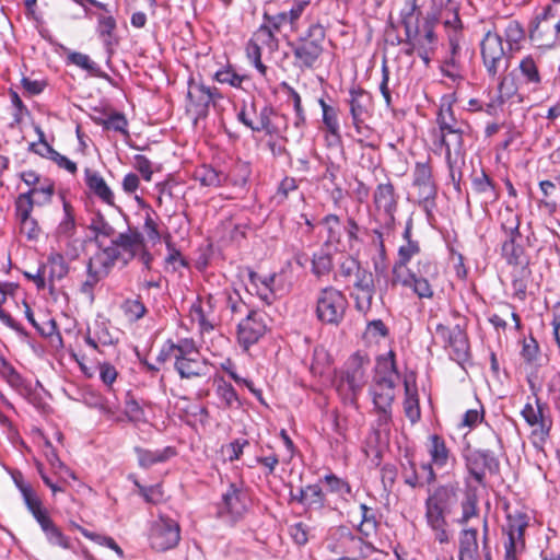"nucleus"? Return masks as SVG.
<instances>
[{
    "label": "nucleus",
    "mask_w": 560,
    "mask_h": 560,
    "mask_svg": "<svg viewBox=\"0 0 560 560\" xmlns=\"http://www.w3.org/2000/svg\"><path fill=\"white\" fill-rule=\"evenodd\" d=\"M326 31L319 22L310 24L304 35L290 44L294 66L301 70L314 69L324 51Z\"/></svg>",
    "instance_id": "obj_5"
},
{
    "label": "nucleus",
    "mask_w": 560,
    "mask_h": 560,
    "mask_svg": "<svg viewBox=\"0 0 560 560\" xmlns=\"http://www.w3.org/2000/svg\"><path fill=\"white\" fill-rule=\"evenodd\" d=\"M480 50L482 63L489 77L497 78L508 70L509 55L499 34L487 32L480 43Z\"/></svg>",
    "instance_id": "obj_8"
},
{
    "label": "nucleus",
    "mask_w": 560,
    "mask_h": 560,
    "mask_svg": "<svg viewBox=\"0 0 560 560\" xmlns=\"http://www.w3.org/2000/svg\"><path fill=\"white\" fill-rule=\"evenodd\" d=\"M217 395L225 408H238L241 401L234 387L225 381H220L217 386Z\"/></svg>",
    "instance_id": "obj_56"
},
{
    "label": "nucleus",
    "mask_w": 560,
    "mask_h": 560,
    "mask_svg": "<svg viewBox=\"0 0 560 560\" xmlns=\"http://www.w3.org/2000/svg\"><path fill=\"white\" fill-rule=\"evenodd\" d=\"M522 417L528 425L533 429V435L538 438L540 441H545L549 435L551 428V420L544 415V406L536 400V406L527 402L522 409Z\"/></svg>",
    "instance_id": "obj_25"
},
{
    "label": "nucleus",
    "mask_w": 560,
    "mask_h": 560,
    "mask_svg": "<svg viewBox=\"0 0 560 560\" xmlns=\"http://www.w3.org/2000/svg\"><path fill=\"white\" fill-rule=\"evenodd\" d=\"M465 465L470 477L480 486H485L486 472L497 474L500 463L489 450H472L465 454Z\"/></svg>",
    "instance_id": "obj_14"
},
{
    "label": "nucleus",
    "mask_w": 560,
    "mask_h": 560,
    "mask_svg": "<svg viewBox=\"0 0 560 560\" xmlns=\"http://www.w3.org/2000/svg\"><path fill=\"white\" fill-rule=\"evenodd\" d=\"M291 500L302 504L307 510H322L325 506V494L318 485L300 488L298 493L290 492Z\"/></svg>",
    "instance_id": "obj_33"
},
{
    "label": "nucleus",
    "mask_w": 560,
    "mask_h": 560,
    "mask_svg": "<svg viewBox=\"0 0 560 560\" xmlns=\"http://www.w3.org/2000/svg\"><path fill=\"white\" fill-rule=\"evenodd\" d=\"M413 185L418 187L420 202H425L435 197L436 190L432 180V171L428 163L418 162L413 172Z\"/></svg>",
    "instance_id": "obj_30"
},
{
    "label": "nucleus",
    "mask_w": 560,
    "mask_h": 560,
    "mask_svg": "<svg viewBox=\"0 0 560 560\" xmlns=\"http://www.w3.org/2000/svg\"><path fill=\"white\" fill-rule=\"evenodd\" d=\"M375 207V220L380 228L374 230L377 246L381 254L385 253L384 234H389L395 229L396 212L398 208V195L390 182L378 184L373 194Z\"/></svg>",
    "instance_id": "obj_4"
},
{
    "label": "nucleus",
    "mask_w": 560,
    "mask_h": 560,
    "mask_svg": "<svg viewBox=\"0 0 560 560\" xmlns=\"http://www.w3.org/2000/svg\"><path fill=\"white\" fill-rule=\"evenodd\" d=\"M84 340L86 345L95 350L98 348V345L109 346L115 342L114 337L104 323L96 324L93 336L89 331Z\"/></svg>",
    "instance_id": "obj_54"
},
{
    "label": "nucleus",
    "mask_w": 560,
    "mask_h": 560,
    "mask_svg": "<svg viewBox=\"0 0 560 560\" xmlns=\"http://www.w3.org/2000/svg\"><path fill=\"white\" fill-rule=\"evenodd\" d=\"M435 336L441 339L445 348L450 349V355L454 361L463 363L469 359L468 338L459 324L453 328L438 324Z\"/></svg>",
    "instance_id": "obj_12"
},
{
    "label": "nucleus",
    "mask_w": 560,
    "mask_h": 560,
    "mask_svg": "<svg viewBox=\"0 0 560 560\" xmlns=\"http://www.w3.org/2000/svg\"><path fill=\"white\" fill-rule=\"evenodd\" d=\"M120 252L117 250L116 246H107L100 248L88 262V267L93 270L94 273L106 277L110 269L114 267L116 261L120 258Z\"/></svg>",
    "instance_id": "obj_31"
},
{
    "label": "nucleus",
    "mask_w": 560,
    "mask_h": 560,
    "mask_svg": "<svg viewBox=\"0 0 560 560\" xmlns=\"http://www.w3.org/2000/svg\"><path fill=\"white\" fill-rule=\"evenodd\" d=\"M392 284H400L405 288H410L419 299H432L434 294L429 279L422 277L421 272L416 273L412 269L393 276Z\"/></svg>",
    "instance_id": "obj_26"
},
{
    "label": "nucleus",
    "mask_w": 560,
    "mask_h": 560,
    "mask_svg": "<svg viewBox=\"0 0 560 560\" xmlns=\"http://www.w3.org/2000/svg\"><path fill=\"white\" fill-rule=\"evenodd\" d=\"M84 176H85V184L89 187V189L103 202H105L109 206H114V201H115L114 192L112 191L109 186L106 184V182L102 177V175L96 171L85 168Z\"/></svg>",
    "instance_id": "obj_35"
},
{
    "label": "nucleus",
    "mask_w": 560,
    "mask_h": 560,
    "mask_svg": "<svg viewBox=\"0 0 560 560\" xmlns=\"http://www.w3.org/2000/svg\"><path fill=\"white\" fill-rule=\"evenodd\" d=\"M89 228L95 234L96 238L98 236L112 237L115 233V229L101 213H96L92 217Z\"/></svg>",
    "instance_id": "obj_64"
},
{
    "label": "nucleus",
    "mask_w": 560,
    "mask_h": 560,
    "mask_svg": "<svg viewBox=\"0 0 560 560\" xmlns=\"http://www.w3.org/2000/svg\"><path fill=\"white\" fill-rule=\"evenodd\" d=\"M540 57L533 55L525 56L521 59L517 70V80L521 85L526 86L530 91H538L542 83V74L540 72Z\"/></svg>",
    "instance_id": "obj_24"
},
{
    "label": "nucleus",
    "mask_w": 560,
    "mask_h": 560,
    "mask_svg": "<svg viewBox=\"0 0 560 560\" xmlns=\"http://www.w3.org/2000/svg\"><path fill=\"white\" fill-rule=\"evenodd\" d=\"M22 498L27 510L37 523L49 516L47 510L43 506L40 499L33 489L23 491Z\"/></svg>",
    "instance_id": "obj_53"
},
{
    "label": "nucleus",
    "mask_w": 560,
    "mask_h": 560,
    "mask_svg": "<svg viewBox=\"0 0 560 560\" xmlns=\"http://www.w3.org/2000/svg\"><path fill=\"white\" fill-rule=\"evenodd\" d=\"M234 171H238L241 176L233 177L232 175H226L210 165H201L195 171V179L205 187L217 188L222 186L229 179L233 183V185L244 186L249 175L247 165L236 164Z\"/></svg>",
    "instance_id": "obj_18"
},
{
    "label": "nucleus",
    "mask_w": 560,
    "mask_h": 560,
    "mask_svg": "<svg viewBox=\"0 0 560 560\" xmlns=\"http://www.w3.org/2000/svg\"><path fill=\"white\" fill-rule=\"evenodd\" d=\"M63 217L60 220L56 233L58 236L70 237L75 232L74 210L69 201L62 199Z\"/></svg>",
    "instance_id": "obj_50"
},
{
    "label": "nucleus",
    "mask_w": 560,
    "mask_h": 560,
    "mask_svg": "<svg viewBox=\"0 0 560 560\" xmlns=\"http://www.w3.org/2000/svg\"><path fill=\"white\" fill-rule=\"evenodd\" d=\"M436 124L438 129H435L432 133H441L452 131L454 129L470 127L467 122L455 117L454 110L452 108L451 97L442 98V103L436 115Z\"/></svg>",
    "instance_id": "obj_32"
},
{
    "label": "nucleus",
    "mask_w": 560,
    "mask_h": 560,
    "mask_svg": "<svg viewBox=\"0 0 560 560\" xmlns=\"http://www.w3.org/2000/svg\"><path fill=\"white\" fill-rule=\"evenodd\" d=\"M446 28L453 30L455 33L462 27L458 15V5L456 0H448L446 4L440 10L439 18Z\"/></svg>",
    "instance_id": "obj_47"
},
{
    "label": "nucleus",
    "mask_w": 560,
    "mask_h": 560,
    "mask_svg": "<svg viewBox=\"0 0 560 560\" xmlns=\"http://www.w3.org/2000/svg\"><path fill=\"white\" fill-rule=\"evenodd\" d=\"M427 451L430 456V463L422 465V470L425 474V481L432 483L436 480L434 467L438 469L446 468L455 458L451 450L446 446L444 439L438 434L429 436Z\"/></svg>",
    "instance_id": "obj_13"
},
{
    "label": "nucleus",
    "mask_w": 560,
    "mask_h": 560,
    "mask_svg": "<svg viewBox=\"0 0 560 560\" xmlns=\"http://www.w3.org/2000/svg\"><path fill=\"white\" fill-rule=\"evenodd\" d=\"M332 268V258L328 253L314 254L312 260V270L317 277L326 276Z\"/></svg>",
    "instance_id": "obj_61"
},
{
    "label": "nucleus",
    "mask_w": 560,
    "mask_h": 560,
    "mask_svg": "<svg viewBox=\"0 0 560 560\" xmlns=\"http://www.w3.org/2000/svg\"><path fill=\"white\" fill-rule=\"evenodd\" d=\"M501 229L505 236H521L520 215L511 208L506 207L499 213Z\"/></svg>",
    "instance_id": "obj_52"
},
{
    "label": "nucleus",
    "mask_w": 560,
    "mask_h": 560,
    "mask_svg": "<svg viewBox=\"0 0 560 560\" xmlns=\"http://www.w3.org/2000/svg\"><path fill=\"white\" fill-rule=\"evenodd\" d=\"M38 525L50 545L58 546L62 549H71L70 538L62 533L50 516L44 518Z\"/></svg>",
    "instance_id": "obj_38"
},
{
    "label": "nucleus",
    "mask_w": 560,
    "mask_h": 560,
    "mask_svg": "<svg viewBox=\"0 0 560 560\" xmlns=\"http://www.w3.org/2000/svg\"><path fill=\"white\" fill-rule=\"evenodd\" d=\"M277 33L270 23L265 22L253 34L252 39L259 46L266 48L269 52H275L279 48V39L276 37Z\"/></svg>",
    "instance_id": "obj_42"
},
{
    "label": "nucleus",
    "mask_w": 560,
    "mask_h": 560,
    "mask_svg": "<svg viewBox=\"0 0 560 560\" xmlns=\"http://www.w3.org/2000/svg\"><path fill=\"white\" fill-rule=\"evenodd\" d=\"M462 514L457 520L459 525H466L472 517L478 515V497L476 490L468 488L460 501Z\"/></svg>",
    "instance_id": "obj_44"
},
{
    "label": "nucleus",
    "mask_w": 560,
    "mask_h": 560,
    "mask_svg": "<svg viewBox=\"0 0 560 560\" xmlns=\"http://www.w3.org/2000/svg\"><path fill=\"white\" fill-rule=\"evenodd\" d=\"M471 184L472 189L482 195L485 203L493 202L498 199L494 185L486 173L482 172L479 176H476Z\"/></svg>",
    "instance_id": "obj_49"
},
{
    "label": "nucleus",
    "mask_w": 560,
    "mask_h": 560,
    "mask_svg": "<svg viewBox=\"0 0 560 560\" xmlns=\"http://www.w3.org/2000/svg\"><path fill=\"white\" fill-rule=\"evenodd\" d=\"M521 236H505L501 254L509 265L520 266L525 262L524 248L517 243Z\"/></svg>",
    "instance_id": "obj_40"
},
{
    "label": "nucleus",
    "mask_w": 560,
    "mask_h": 560,
    "mask_svg": "<svg viewBox=\"0 0 560 560\" xmlns=\"http://www.w3.org/2000/svg\"><path fill=\"white\" fill-rule=\"evenodd\" d=\"M37 205L36 199L30 197V194H20L15 200V214L18 220L32 217L34 206Z\"/></svg>",
    "instance_id": "obj_63"
},
{
    "label": "nucleus",
    "mask_w": 560,
    "mask_h": 560,
    "mask_svg": "<svg viewBox=\"0 0 560 560\" xmlns=\"http://www.w3.org/2000/svg\"><path fill=\"white\" fill-rule=\"evenodd\" d=\"M248 78L246 75H241L236 73L231 67H226L218 70L214 73V80L219 83H225L233 88L241 89L242 84Z\"/></svg>",
    "instance_id": "obj_58"
},
{
    "label": "nucleus",
    "mask_w": 560,
    "mask_h": 560,
    "mask_svg": "<svg viewBox=\"0 0 560 560\" xmlns=\"http://www.w3.org/2000/svg\"><path fill=\"white\" fill-rule=\"evenodd\" d=\"M318 104L323 112V124L331 136L339 139L340 126L338 120V109L328 105L323 98H319Z\"/></svg>",
    "instance_id": "obj_51"
},
{
    "label": "nucleus",
    "mask_w": 560,
    "mask_h": 560,
    "mask_svg": "<svg viewBox=\"0 0 560 560\" xmlns=\"http://www.w3.org/2000/svg\"><path fill=\"white\" fill-rule=\"evenodd\" d=\"M167 360H174V368L180 378L202 377L208 373V365L200 358L196 342L190 338H183L177 343L167 340L158 355V361Z\"/></svg>",
    "instance_id": "obj_2"
},
{
    "label": "nucleus",
    "mask_w": 560,
    "mask_h": 560,
    "mask_svg": "<svg viewBox=\"0 0 560 560\" xmlns=\"http://www.w3.org/2000/svg\"><path fill=\"white\" fill-rule=\"evenodd\" d=\"M326 231L325 245L334 247L336 250L342 247L341 240L345 235V224L336 214H327L320 221Z\"/></svg>",
    "instance_id": "obj_36"
},
{
    "label": "nucleus",
    "mask_w": 560,
    "mask_h": 560,
    "mask_svg": "<svg viewBox=\"0 0 560 560\" xmlns=\"http://www.w3.org/2000/svg\"><path fill=\"white\" fill-rule=\"evenodd\" d=\"M348 104L350 107V115L354 128L360 131L361 125L368 114L369 106L371 105V96L368 92L359 86H352L349 90Z\"/></svg>",
    "instance_id": "obj_28"
},
{
    "label": "nucleus",
    "mask_w": 560,
    "mask_h": 560,
    "mask_svg": "<svg viewBox=\"0 0 560 560\" xmlns=\"http://www.w3.org/2000/svg\"><path fill=\"white\" fill-rule=\"evenodd\" d=\"M353 287L355 307L360 312H368L371 308L372 300L375 294L374 277L372 272L361 267L354 275Z\"/></svg>",
    "instance_id": "obj_23"
},
{
    "label": "nucleus",
    "mask_w": 560,
    "mask_h": 560,
    "mask_svg": "<svg viewBox=\"0 0 560 560\" xmlns=\"http://www.w3.org/2000/svg\"><path fill=\"white\" fill-rule=\"evenodd\" d=\"M247 506L248 495L246 491L235 483H230L226 491L222 494L219 514L228 515L231 520H237L245 514Z\"/></svg>",
    "instance_id": "obj_22"
},
{
    "label": "nucleus",
    "mask_w": 560,
    "mask_h": 560,
    "mask_svg": "<svg viewBox=\"0 0 560 560\" xmlns=\"http://www.w3.org/2000/svg\"><path fill=\"white\" fill-rule=\"evenodd\" d=\"M360 511L361 521L358 524L357 529L363 537H370L371 535L376 533L378 527V522L376 520L375 512L372 508L368 506L364 503L360 504Z\"/></svg>",
    "instance_id": "obj_45"
},
{
    "label": "nucleus",
    "mask_w": 560,
    "mask_h": 560,
    "mask_svg": "<svg viewBox=\"0 0 560 560\" xmlns=\"http://www.w3.org/2000/svg\"><path fill=\"white\" fill-rule=\"evenodd\" d=\"M492 560L489 541V523L485 517L482 521L481 545L478 539V530L472 527H465L458 536V560Z\"/></svg>",
    "instance_id": "obj_7"
},
{
    "label": "nucleus",
    "mask_w": 560,
    "mask_h": 560,
    "mask_svg": "<svg viewBox=\"0 0 560 560\" xmlns=\"http://www.w3.org/2000/svg\"><path fill=\"white\" fill-rule=\"evenodd\" d=\"M347 305V298L341 291L324 288L317 294L316 316L324 324L338 325L343 319Z\"/></svg>",
    "instance_id": "obj_9"
},
{
    "label": "nucleus",
    "mask_w": 560,
    "mask_h": 560,
    "mask_svg": "<svg viewBox=\"0 0 560 560\" xmlns=\"http://www.w3.org/2000/svg\"><path fill=\"white\" fill-rule=\"evenodd\" d=\"M435 21V13L428 14L421 25L412 28L410 33H405L406 45H413V48H418V56L425 65H429L431 55L436 45V36L433 31Z\"/></svg>",
    "instance_id": "obj_11"
},
{
    "label": "nucleus",
    "mask_w": 560,
    "mask_h": 560,
    "mask_svg": "<svg viewBox=\"0 0 560 560\" xmlns=\"http://www.w3.org/2000/svg\"><path fill=\"white\" fill-rule=\"evenodd\" d=\"M342 536L348 538L351 542V546L347 549V551L358 553L354 557L357 560L369 558L377 551L373 544L365 540L368 537H363L361 534L360 536H355L351 532L342 529Z\"/></svg>",
    "instance_id": "obj_41"
},
{
    "label": "nucleus",
    "mask_w": 560,
    "mask_h": 560,
    "mask_svg": "<svg viewBox=\"0 0 560 560\" xmlns=\"http://www.w3.org/2000/svg\"><path fill=\"white\" fill-rule=\"evenodd\" d=\"M213 306V298L208 294L206 298H198L190 307L191 320L198 324L201 331H210L214 327Z\"/></svg>",
    "instance_id": "obj_29"
},
{
    "label": "nucleus",
    "mask_w": 560,
    "mask_h": 560,
    "mask_svg": "<svg viewBox=\"0 0 560 560\" xmlns=\"http://www.w3.org/2000/svg\"><path fill=\"white\" fill-rule=\"evenodd\" d=\"M287 129V117L277 113L270 106H264L258 116V122L254 125V131H265L269 136H279Z\"/></svg>",
    "instance_id": "obj_27"
},
{
    "label": "nucleus",
    "mask_w": 560,
    "mask_h": 560,
    "mask_svg": "<svg viewBox=\"0 0 560 560\" xmlns=\"http://www.w3.org/2000/svg\"><path fill=\"white\" fill-rule=\"evenodd\" d=\"M456 502V488L450 485L439 486L425 499L424 518L435 540L440 544H448L451 540L446 517Z\"/></svg>",
    "instance_id": "obj_1"
},
{
    "label": "nucleus",
    "mask_w": 560,
    "mask_h": 560,
    "mask_svg": "<svg viewBox=\"0 0 560 560\" xmlns=\"http://www.w3.org/2000/svg\"><path fill=\"white\" fill-rule=\"evenodd\" d=\"M404 411L411 423H416L420 420L421 411L418 392L417 388L415 386L412 387L407 381H405Z\"/></svg>",
    "instance_id": "obj_43"
},
{
    "label": "nucleus",
    "mask_w": 560,
    "mask_h": 560,
    "mask_svg": "<svg viewBox=\"0 0 560 560\" xmlns=\"http://www.w3.org/2000/svg\"><path fill=\"white\" fill-rule=\"evenodd\" d=\"M310 4V0H293L288 11L275 14L265 11L262 19L270 23L277 33H280L284 27H289L292 33H296L300 30V20Z\"/></svg>",
    "instance_id": "obj_17"
},
{
    "label": "nucleus",
    "mask_w": 560,
    "mask_h": 560,
    "mask_svg": "<svg viewBox=\"0 0 560 560\" xmlns=\"http://www.w3.org/2000/svg\"><path fill=\"white\" fill-rule=\"evenodd\" d=\"M138 464L142 468H150L155 464L165 463L176 455V451L172 446H166L159 450H147L142 447H135Z\"/></svg>",
    "instance_id": "obj_37"
},
{
    "label": "nucleus",
    "mask_w": 560,
    "mask_h": 560,
    "mask_svg": "<svg viewBox=\"0 0 560 560\" xmlns=\"http://www.w3.org/2000/svg\"><path fill=\"white\" fill-rule=\"evenodd\" d=\"M49 270V279L61 280L69 271L68 264L65 257L59 253H51L47 259V266Z\"/></svg>",
    "instance_id": "obj_55"
},
{
    "label": "nucleus",
    "mask_w": 560,
    "mask_h": 560,
    "mask_svg": "<svg viewBox=\"0 0 560 560\" xmlns=\"http://www.w3.org/2000/svg\"><path fill=\"white\" fill-rule=\"evenodd\" d=\"M393 351L377 359L375 376L370 387L374 407H393L396 397V385L400 380Z\"/></svg>",
    "instance_id": "obj_3"
},
{
    "label": "nucleus",
    "mask_w": 560,
    "mask_h": 560,
    "mask_svg": "<svg viewBox=\"0 0 560 560\" xmlns=\"http://www.w3.org/2000/svg\"><path fill=\"white\" fill-rule=\"evenodd\" d=\"M527 526L528 516L525 513L521 511L508 513L506 524L502 527L504 536L502 560H521L525 551L524 534Z\"/></svg>",
    "instance_id": "obj_6"
},
{
    "label": "nucleus",
    "mask_w": 560,
    "mask_h": 560,
    "mask_svg": "<svg viewBox=\"0 0 560 560\" xmlns=\"http://www.w3.org/2000/svg\"><path fill=\"white\" fill-rule=\"evenodd\" d=\"M98 125H102L107 130H115L122 133H127V119L120 113H114L107 118L95 119Z\"/></svg>",
    "instance_id": "obj_62"
},
{
    "label": "nucleus",
    "mask_w": 560,
    "mask_h": 560,
    "mask_svg": "<svg viewBox=\"0 0 560 560\" xmlns=\"http://www.w3.org/2000/svg\"><path fill=\"white\" fill-rule=\"evenodd\" d=\"M188 110H192L197 117H205L209 107L221 94L217 88H211L202 82L189 81L188 83Z\"/></svg>",
    "instance_id": "obj_19"
},
{
    "label": "nucleus",
    "mask_w": 560,
    "mask_h": 560,
    "mask_svg": "<svg viewBox=\"0 0 560 560\" xmlns=\"http://www.w3.org/2000/svg\"><path fill=\"white\" fill-rule=\"evenodd\" d=\"M248 280L247 291L252 294H256L267 305L273 303L277 294L282 289L279 284V276L277 273L260 276L255 271H249Z\"/></svg>",
    "instance_id": "obj_21"
},
{
    "label": "nucleus",
    "mask_w": 560,
    "mask_h": 560,
    "mask_svg": "<svg viewBox=\"0 0 560 560\" xmlns=\"http://www.w3.org/2000/svg\"><path fill=\"white\" fill-rule=\"evenodd\" d=\"M110 246H116L117 250H122L127 255V258H125V264H127L143 246V235L137 230L129 229L127 232L120 233L115 237Z\"/></svg>",
    "instance_id": "obj_34"
},
{
    "label": "nucleus",
    "mask_w": 560,
    "mask_h": 560,
    "mask_svg": "<svg viewBox=\"0 0 560 560\" xmlns=\"http://www.w3.org/2000/svg\"><path fill=\"white\" fill-rule=\"evenodd\" d=\"M266 331L265 316L258 311L250 310L237 324V342L247 351L265 336Z\"/></svg>",
    "instance_id": "obj_15"
},
{
    "label": "nucleus",
    "mask_w": 560,
    "mask_h": 560,
    "mask_svg": "<svg viewBox=\"0 0 560 560\" xmlns=\"http://www.w3.org/2000/svg\"><path fill=\"white\" fill-rule=\"evenodd\" d=\"M504 35L509 50L520 49V43L524 39V30L517 22H509L504 30Z\"/></svg>",
    "instance_id": "obj_57"
},
{
    "label": "nucleus",
    "mask_w": 560,
    "mask_h": 560,
    "mask_svg": "<svg viewBox=\"0 0 560 560\" xmlns=\"http://www.w3.org/2000/svg\"><path fill=\"white\" fill-rule=\"evenodd\" d=\"M420 253V245L418 241H408L398 248L397 260L393 266L392 273L396 276L404 271L411 270L408 268L410 260Z\"/></svg>",
    "instance_id": "obj_39"
},
{
    "label": "nucleus",
    "mask_w": 560,
    "mask_h": 560,
    "mask_svg": "<svg viewBox=\"0 0 560 560\" xmlns=\"http://www.w3.org/2000/svg\"><path fill=\"white\" fill-rule=\"evenodd\" d=\"M470 132L471 128L465 127L452 131L432 133L433 144L441 150L444 149L445 161L450 170H453L464 159L466 154L464 142L470 136Z\"/></svg>",
    "instance_id": "obj_10"
},
{
    "label": "nucleus",
    "mask_w": 560,
    "mask_h": 560,
    "mask_svg": "<svg viewBox=\"0 0 560 560\" xmlns=\"http://www.w3.org/2000/svg\"><path fill=\"white\" fill-rule=\"evenodd\" d=\"M419 14L420 11L418 7V0L404 1V8L400 11V19L405 28V33H410L412 28H416L420 25Z\"/></svg>",
    "instance_id": "obj_46"
},
{
    "label": "nucleus",
    "mask_w": 560,
    "mask_h": 560,
    "mask_svg": "<svg viewBox=\"0 0 560 560\" xmlns=\"http://www.w3.org/2000/svg\"><path fill=\"white\" fill-rule=\"evenodd\" d=\"M121 310H122L125 316L130 322L139 320L147 313L145 305L138 299L126 300L121 305Z\"/></svg>",
    "instance_id": "obj_59"
},
{
    "label": "nucleus",
    "mask_w": 560,
    "mask_h": 560,
    "mask_svg": "<svg viewBox=\"0 0 560 560\" xmlns=\"http://www.w3.org/2000/svg\"><path fill=\"white\" fill-rule=\"evenodd\" d=\"M180 539V529L176 521L160 516L151 527V547L158 551L174 548Z\"/></svg>",
    "instance_id": "obj_16"
},
{
    "label": "nucleus",
    "mask_w": 560,
    "mask_h": 560,
    "mask_svg": "<svg viewBox=\"0 0 560 560\" xmlns=\"http://www.w3.org/2000/svg\"><path fill=\"white\" fill-rule=\"evenodd\" d=\"M54 192L55 186L49 179H45L44 182L40 180V184L26 191V194H30V197L33 199H35L36 196H40V199H36L37 205L49 202Z\"/></svg>",
    "instance_id": "obj_60"
},
{
    "label": "nucleus",
    "mask_w": 560,
    "mask_h": 560,
    "mask_svg": "<svg viewBox=\"0 0 560 560\" xmlns=\"http://www.w3.org/2000/svg\"><path fill=\"white\" fill-rule=\"evenodd\" d=\"M370 363V358L360 352H355L347 361L343 382L347 383L353 396H357L365 385Z\"/></svg>",
    "instance_id": "obj_20"
},
{
    "label": "nucleus",
    "mask_w": 560,
    "mask_h": 560,
    "mask_svg": "<svg viewBox=\"0 0 560 560\" xmlns=\"http://www.w3.org/2000/svg\"><path fill=\"white\" fill-rule=\"evenodd\" d=\"M67 60L69 63L88 71L90 74L98 78H107V74L102 72L100 67L85 54L72 51L68 54Z\"/></svg>",
    "instance_id": "obj_48"
}]
</instances>
